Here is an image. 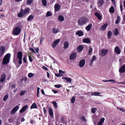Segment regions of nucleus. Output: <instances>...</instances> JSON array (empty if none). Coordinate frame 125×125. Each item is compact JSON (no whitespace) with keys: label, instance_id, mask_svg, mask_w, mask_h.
Segmentation results:
<instances>
[{"label":"nucleus","instance_id":"1","mask_svg":"<svg viewBox=\"0 0 125 125\" xmlns=\"http://www.w3.org/2000/svg\"><path fill=\"white\" fill-rule=\"evenodd\" d=\"M88 21V19L86 17H82L79 19L77 21L78 25L79 26H83Z\"/></svg>","mask_w":125,"mask_h":125},{"label":"nucleus","instance_id":"2","mask_svg":"<svg viewBox=\"0 0 125 125\" xmlns=\"http://www.w3.org/2000/svg\"><path fill=\"white\" fill-rule=\"evenodd\" d=\"M11 54L10 53L7 54L3 59L2 63L3 64H6L8 63L10 61Z\"/></svg>","mask_w":125,"mask_h":125},{"label":"nucleus","instance_id":"3","mask_svg":"<svg viewBox=\"0 0 125 125\" xmlns=\"http://www.w3.org/2000/svg\"><path fill=\"white\" fill-rule=\"evenodd\" d=\"M21 31V28L19 27H17L14 28L13 31V34L17 35H19Z\"/></svg>","mask_w":125,"mask_h":125},{"label":"nucleus","instance_id":"4","mask_svg":"<svg viewBox=\"0 0 125 125\" xmlns=\"http://www.w3.org/2000/svg\"><path fill=\"white\" fill-rule=\"evenodd\" d=\"M22 53L21 52H17V57L19 60L18 63L20 64H21L22 62Z\"/></svg>","mask_w":125,"mask_h":125},{"label":"nucleus","instance_id":"5","mask_svg":"<svg viewBox=\"0 0 125 125\" xmlns=\"http://www.w3.org/2000/svg\"><path fill=\"white\" fill-rule=\"evenodd\" d=\"M108 52L107 50L103 49L101 51V55L102 56H104L107 54Z\"/></svg>","mask_w":125,"mask_h":125},{"label":"nucleus","instance_id":"6","mask_svg":"<svg viewBox=\"0 0 125 125\" xmlns=\"http://www.w3.org/2000/svg\"><path fill=\"white\" fill-rule=\"evenodd\" d=\"M60 40L59 39L54 41L52 44V47L53 48H54L60 42Z\"/></svg>","mask_w":125,"mask_h":125},{"label":"nucleus","instance_id":"7","mask_svg":"<svg viewBox=\"0 0 125 125\" xmlns=\"http://www.w3.org/2000/svg\"><path fill=\"white\" fill-rule=\"evenodd\" d=\"M85 63V60L84 59L81 60L79 62V65L80 67H82L84 65Z\"/></svg>","mask_w":125,"mask_h":125},{"label":"nucleus","instance_id":"8","mask_svg":"<svg viewBox=\"0 0 125 125\" xmlns=\"http://www.w3.org/2000/svg\"><path fill=\"white\" fill-rule=\"evenodd\" d=\"M119 72L122 73L125 72V64H124L121 67L119 70Z\"/></svg>","mask_w":125,"mask_h":125},{"label":"nucleus","instance_id":"9","mask_svg":"<svg viewBox=\"0 0 125 125\" xmlns=\"http://www.w3.org/2000/svg\"><path fill=\"white\" fill-rule=\"evenodd\" d=\"M114 51L117 54H119L121 52V50L118 46L115 47L114 49Z\"/></svg>","mask_w":125,"mask_h":125},{"label":"nucleus","instance_id":"10","mask_svg":"<svg viewBox=\"0 0 125 125\" xmlns=\"http://www.w3.org/2000/svg\"><path fill=\"white\" fill-rule=\"evenodd\" d=\"M77 53L76 52L72 53L70 55V59L71 60H73L75 58Z\"/></svg>","mask_w":125,"mask_h":125},{"label":"nucleus","instance_id":"11","mask_svg":"<svg viewBox=\"0 0 125 125\" xmlns=\"http://www.w3.org/2000/svg\"><path fill=\"white\" fill-rule=\"evenodd\" d=\"M54 8L55 11H58L60 9V5L58 4H56L54 6Z\"/></svg>","mask_w":125,"mask_h":125},{"label":"nucleus","instance_id":"12","mask_svg":"<svg viewBox=\"0 0 125 125\" xmlns=\"http://www.w3.org/2000/svg\"><path fill=\"white\" fill-rule=\"evenodd\" d=\"M6 77V75L5 74H3L1 75L0 79V81L1 83L5 81Z\"/></svg>","mask_w":125,"mask_h":125},{"label":"nucleus","instance_id":"13","mask_svg":"<svg viewBox=\"0 0 125 125\" xmlns=\"http://www.w3.org/2000/svg\"><path fill=\"white\" fill-rule=\"evenodd\" d=\"M30 9L29 8H26L24 11L23 10V14L24 15H25L28 13L30 11Z\"/></svg>","mask_w":125,"mask_h":125},{"label":"nucleus","instance_id":"14","mask_svg":"<svg viewBox=\"0 0 125 125\" xmlns=\"http://www.w3.org/2000/svg\"><path fill=\"white\" fill-rule=\"evenodd\" d=\"M76 35H77L79 36H82L83 35V31H77L76 33Z\"/></svg>","mask_w":125,"mask_h":125},{"label":"nucleus","instance_id":"15","mask_svg":"<svg viewBox=\"0 0 125 125\" xmlns=\"http://www.w3.org/2000/svg\"><path fill=\"white\" fill-rule=\"evenodd\" d=\"M104 120L105 118H101L98 122V125H102V124L104 122Z\"/></svg>","mask_w":125,"mask_h":125},{"label":"nucleus","instance_id":"16","mask_svg":"<svg viewBox=\"0 0 125 125\" xmlns=\"http://www.w3.org/2000/svg\"><path fill=\"white\" fill-rule=\"evenodd\" d=\"M94 14L95 16L98 18L99 20H101V16L100 14L98 12L95 13Z\"/></svg>","mask_w":125,"mask_h":125},{"label":"nucleus","instance_id":"17","mask_svg":"<svg viewBox=\"0 0 125 125\" xmlns=\"http://www.w3.org/2000/svg\"><path fill=\"white\" fill-rule=\"evenodd\" d=\"M104 2V0H100L98 2V6L101 7L103 5Z\"/></svg>","mask_w":125,"mask_h":125},{"label":"nucleus","instance_id":"18","mask_svg":"<svg viewBox=\"0 0 125 125\" xmlns=\"http://www.w3.org/2000/svg\"><path fill=\"white\" fill-rule=\"evenodd\" d=\"M83 41L84 42L86 43H89L90 42V41L89 38H86L83 39Z\"/></svg>","mask_w":125,"mask_h":125},{"label":"nucleus","instance_id":"19","mask_svg":"<svg viewBox=\"0 0 125 125\" xmlns=\"http://www.w3.org/2000/svg\"><path fill=\"white\" fill-rule=\"evenodd\" d=\"M23 10L22 9L20 12L18 14V16L20 17H22L24 15L23 14Z\"/></svg>","mask_w":125,"mask_h":125},{"label":"nucleus","instance_id":"20","mask_svg":"<svg viewBox=\"0 0 125 125\" xmlns=\"http://www.w3.org/2000/svg\"><path fill=\"white\" fill-rule=\"evenodd\" d=\"M107 24H105L103 25L101 27L100 29L101 31H104L106 28L107 26Z\"/></svg>","mask_w":125,"mask_h":125},{"label":"nucleus","instance_id":"21","mask_svg":"<svg viewBox=\"0 0 125 125\" xmlns=\"http://www.w3.org/2000/svg\"><path fill=\"white\" fill-rule=\"evenodd\" d=\"M92 26V24H91L88 25L85 28V29L88 31H89L91 29V27Z\"/></svg>","mask_w":125,"mask_h":125},{"label":"nucleus","instance_id":"22","mask_svg":"<svg viewBox=\"0 0 125 125\" xmlns=\"http://www.w3.org/2000/svg\"><path fill=\"white\" fill-rule=\"evenodd\" d=\"M5 50V48L3 46H1V48L0 49V52L2 53V54H3L4 51Z\"/></svg>","mask_w":125,"mask_h":125},{"label":"nucleus","instance_id":"23","mask_svg":"<svg viewBox=\"0 0 125 125\" xmlns=\"http://www.w3.org/2000/svg\"><path fill=\"white\" fill-rule=\"evenodd\" d=\"M83 47L82 45H80L77 48V51L79 52H80L83 50Z\"/></svg>","mask_w":125,"mask_h":125},{"label":"nucleus","instance_id":"24","mask_svg":"<svg viewBox=\"0 0 125 125\" xmlns=\"http://www.w3.org/2000/svg\"><path fill=\"white\" fill-rule=\"evenodd\" d=\"M34 17L33 15H31L28 18L27 20L29 21H31L33 19Z\"/></svg>","mask_w":125,"mask_h":125},{"label":"nucleus","instance_id":"25","mask_svg":"<svg viewBox=\"0 0 125 125\" xmlns=\"http://www.w3.org/2000/svg\"><path fill=\"white\" fill-rule=\"evenodd\" d=\"M64 20V18L62 15H60L58 17V20L59 21H62Z\"/></svg>","mask_w":125,"mask_h":125},{"label":"nucleus","instance_id":"26","mask_svg":"<svg viewBox=\"0 0 125 125\" xmlns=\"http://www.w3.org/2000/svg\"><path fill=\"white\" fill-rule=\"evenodd\" d=\"M69 43L66 42H64V48L65 49L67 48L69 46Z\"/></svg>","mask_w":125,"mask_h":125},{"label":"nucleus","instance_id":"27","mask_svg":"<svg viewBox=\"0 0 125 125\" xmlns=\"http://www.w3.org/2000/svg\"><path fill=\"white\" fill-rule=\"evenodd\" d=\"M109 11L111 13H113L115 11V9L113 6H112L109 9Z\"/></svg>","mask_w":125,"mask_h":125},{"label":"nucleus","instance_id":"28","mask_svg":"<svg viewBox=\"0 0 125 125\" xmlns=\"http://www.w3.org/2000/svg\"><path fill=\"white\" fill-rule=\"evenodd\" d=\"M37 107L36 104L35 103H34L31 106V109L32 108H36Z\"/></svg>","mask_w":125,"mask_h":125},{"label":"nucleus","instance_id":"29","mask_svg":"<svg viewBox=\"0 0 125 125\" xmlns=\"http://www.w3.org/2000/svg\"><path fill=\"white\" fill-rule=\"evenodd\" d=\"M59 29L55 28L53 29L52 30V32L53 33H56L58 32Z\"/></svg>","mask_w":125,"mask_h":125},{"label":"nucleus","instance_id":"30","mask_svg":"<svg viewBox=\"0 0 125 125\" xmlns=\"http://www.w3.org/2000/svg\"><path fill=\"white\" fill-rule=\"evenodd\" d=\"M100 94L99 93H98L97 92H95L92 93L91 96H99V95Z\"/></svg>","mask_w":125,"mask_h":125},{"label":"nucleus","instance_id":"31","mask_svg":"<svg viewBox=\"0 0 125 125\" xmlns=\"http://www.w3.org/2000/svg\"><path fill=\"white\" fill-rule=\"evenodd\" d=\"M96 57L95 56H93L91 59V62L90 64L91 65H92L93 63V62L96 60Z\"/></svg>","mask_w":125,"mask_h":125},{"label":"nucleus","instance_id":"32","mask_svg":"<svg viewBox=\"0 0 125 125\" xmlns=\"http://www.w3.org/2000/svg\"><path fill=\"white\" fill-rule=\"evenodd\" d=\"M9 95L8 94H7L5 95L3 98V100L4 101H6L9 97Z\"/></svg>","mask_w":125,"mask_h":125},{"label":"nucleus","instance_id":"33","mask_svg":"<svg viewBox=\"0 0 125 125\" xmlns=\"http://www.w3.org/2000/svg\"><path fill=\"white\" fill-rule=\"evenodd\" d=\"M112 35V33L110 31H109L108 33V38L109 39H110Z\"/></svg>","mask_w":125,"mask_h":125},{"label":"nucleus","instance_id":"34","mask_svg":"<svg viewBox=\"0 0 125 125\" xmlns=\"http://www.w3.org/2000/svg\"><path fill=\"white\" fill-rule=\"evenodd\" d=\"M34 75V74L32 73H28V76L29 78H31L33 77Z\"/></svg>","mask_w":125,"mask_h":125},{"label":"nucleus","instance_id":"35","mask_svg":"<svg viewBox=\"0 0 125 125\" xmlns=\"http://www.w3.org/2000/svg\"><path fill=\"white\" fill-rule=\"evenodd\" d=\"M33 0H26L27 4V5H30L33 2Z\"/></svg>","mask_w":125,"mask_h":125},{"label":"nucleus","instance_id":"36","mask_svg":"<svg viewBox=\"0 0 125 125\" xmlns=\"http://www.w3.org/2000/svg\"><path fill=\"white\" fill-rule=\"evenodd\" d=\"M51 13L50 11H48L46 14V16L48 17L51 16Z\"/></svg>","mask_w":125,"mask_h":125},{"label":"nucleus","instance_id":"37","mask_svg":"<svg viewBox=\"0 0 125 125\" xmlns=\"http://www.w3.org/2000/svg\"><path fill=\"white\" fill-rule=\"evenodd\" d=\"M55 75L56 76L58 77H61L63 76V74H62L60 73L58 74L55 73Z\"/></svg>","mask_w":125,"mask_h":125},{"label":"nucleus","instance_id":"38","mask_svg":"<svg viewBox=\"0 0 125 125\" xmlns=\"http://www.w3.org/2000/svg\"><path fill=\"white\" fill-rule=\"evenodd\" d=\"M49 114L50 116L52 117L53 115V113L52 110H49Z\"/></svg>","mask_w":125,"mask_h":125},{"label":"nucleus","instance_id":"39","mask_svg":"<svg viewBox=\"0 0 125 125\" xmlns=\"http://www.w3.org/2000/svg\"><path fill=\"white\" fill-rule=\"evenodd\" d=\"M42 4L44 6H46L47 5L46 0H42Z\"/></svg>","mask_w":125,"mask_h":125},{"label":"nucleus","instance_id":"40","mask_svg":"<svg viewBox=\"0 0 125 125\" xmlns=\"http://www.w3.org/2000/svg\"><path fill=\"white\" fill-rule=\"evenodd\" d=\"M65 80H66L67 82L70 83L71 82L72 80L70 78L67 77V78H65Z\"/></svg>","mask_w":125,"mask_h":125},{"label":"nucleus","instance_id":"41","mask_svg":"<svg viewBox=\"0 0 125 125\" xmlns=\"http://www.w3.org/2000/svg\"><path fill=\"white\" fill-rule=\"evenodd\" d=\"M93 51V49L92 48L90 47L89 48V51L88 53L89 55H91L92 53H91Z\"/></svg>","mask_w":125,"mask_h":125},{"label":"nucleus","instance_id":"42","mask_svg":"<svg viewBox=\"0 0 125 125\" xmlns=\"http://www.w3.org/2000/svg\"><path fill=\"white\" fill-rule=\"evenodd\" d=\"M52 104L54 107H55V108H56L57 107V103L55 102H52Z\"/></svg>","mask_w":125,"mask_h":125},{"label":"nucleus","instance_id":"43","mask_svg":"<svg viewBox=\"0 0 125 125\" xmlns=\"http://www.w3.org/2000/svg\"><path fill=\"white\" fill-rule=\"evenodd\" d=\"M114 33L115 35H117L118 34V31L117 29H115Z\"/></svg>","mask_w":125,"mask_h":125},{"label":"nucleus","instance_id":"44","mask_svg":"<svg viewBox=\"0 0 125 125\" xmlns=\"http://www.w3.org/2000/svg\"><path fill=\"white\" fill-rule=\"evenodd\" d=\"M75 97H73L71 100V102L72 103H73L75 102Z\"/></svg>","mask_w":125,"mask_h":125},{"label":"nucleus","instance_id":"45","mask_svg":"<svg viewBox=\"0 0 125 125\" xmlns=\"http://www.w3.org/2000/svg\"><path fill=\"white\" fill-rule=\"evenodd\" d=\"M23 62L25 63H26L27 61V58L26 56H25L23 58Z\"/></svg>","mask_w":125,"mask_h":125},{"label":"nucleus","instance_id":"46","mask_svg":"<svg viewBox=\"0 0 125 125\" xmlns=\"http://www.w3.org/2000/svg\"><path fill=\"white\" fill-rule=\"evenodd\" d=\"M28 107V105H25L21 109H27Z\"/></svg>","mask_w":125,"mask_h":125},{"label":"nucleus","instance_id":"47","mask_svg":"<svg viewBox=\"0 0 125 125\" xmlns=\"http://www.w3.org/2000/svg\"><path fill=\"white\" fill-rule=\"evenodd\" d=\"M25 93V91H22L20 93V95H22L24 94Z\"/></svg>","mask_w":125,"mask_h":125},{"label":"nucleus","instance_id":"48","mask_svg":"<svg viewBox=\"0 0 125 125\" xmlns=\"http://www.w3.org/2000/svg\"><path fill=\"white\" fill-rule=\"evenodd\" d=\"M54 86L55 87H57V88H60L61 87V85L59 84L55 85Z\"/></svg>","mask_w":125,"mask_h":125},{"label":"nucleus","instance_id":"49","mask_svg":"<svg viewBox=\"0 0 125 125\" xmlns=\"http://www.w3.org/2000/svg\"><path fill=\"white\" fill-rule=\"evenodd\" d=\"M29 58L30 61L31 62H32L33 61V59H32V58H31L30 56H29Z\"/></svg>","mask_w":125,"mask_h":125},{"label":"nucleus","instance_id":"50","mask_svg":"<svg viewBox=\"0 0 125 125\" xmlns=\"http://www.w3.org/2000/svg\"><path fill=\"white\" fill-rule=\"evenodd\" d=\"M17 110H12L11 111V113L12 114H14L17 111Z\"/></svg>","mask_w":125,"mask_h":125},{"label":"nucleus","instance_id":"51","mask_svg":"<svg viewBox=\"0 0 125 125\" xmlns=\"http://www.w3.org/2000/svg\"><path fill=\"white\" fill-rule=\"evenodd\" d=\"M28 78L26 77H25L22 78V79H23V81H26L27 80Z\"/></svg>","mask_w":125,"mask_h":125},{"label":"nucleus","instance_id":"52","mask_svg":"<svg viewBox=\"0 0 125 125\" xmlns=\"http://www.w3.org/2000/svg\"><path fill=\"white\" fill-rule=\"evenodd\" d=\"M29 49L30 50H31V51H32L33 52L36 53V52H35V51L31 47L30 48H29Z\"/></svg>","mask_w":125,"mask_h":125},{"label":"nucleus","instance_id":"53","mask_svg":"<svg viewBox=\"0 0 125 125\" xmlns=\"http://www.w3.org/2000/svg\"><path fill=\"white\" fill-rule=\"evenodd\" d=\"M81 119H82V120L83 121H85L86 120L84 116L82 117L81 118Z\"/></svg>","mask_w":125,"mask_h":125},{"label":"nucleus","instance_id":"54","mask_svg":"<svg viewBox=\"0 0 125 125\" xmlns=\"http://www.w3.org/2000/svg\"><path fill=\"white\" fill-rule=\"evenodd\" d=\"M19 108V106H15L13 109H18Z\"/></svg>","mask_w":125,"mask_h":125},{"label":"nucleus","instance_id":"55","mask_svg":"<svg viewBox=\"0 0 125 125\" xmlns=\"http://www.w3.org/2000/svg\"><path fill=\"white\" fill-rule=\"evenodd\" d=\"M42 68L45 70L47 71L48 70V68L45 66H43L42 67Z\"/></svg>","mask_w":125,"mask_h":125},{"label":"nucleus","instance_id":"56","mask_svg":"<svg viewBox=\"0 0 125 125\" xmlns=\"http://www.w3.org/2000/svg\"><path fill=\"white\" fill-rule=\"evenodd\" d=\"M15 84H13L11 86V87L12 88V89L15 88Z\"/></svg>","mask_w":125,"mask_h":125},{"label":"nucleus","instance_id":"57","mask_svg":"<svg viewBox=\"0 0 125 125\" xmlns=\"http://www.w3.org/2000/svg\"><path fill=\"white\" fill-rule=\"evenodd\" d=\"M35 50L36 51V52L38 53L39 52V48L37 47L36 48V49H35Z\"/></svg>","mask_w":125,"mask_h":125},{"label":"nucleus","instance_id":"58","mask_svg":"<svg viewBox=\"0 0 125 125\" xmlns=\"http://www.w3.org/2000/svg\"><path fill=\"white\" fill-rule=\"evenodd\" d=\"M117 20L118 21H120V16L119 15H118L117 16Z\"/></svg>","mask_w":125,"mask_h":125},{"label":"nucleus","instance_id":"59","mask_svg":"<svg viewBox=\"0 0 125 125\" xmlns=\"http://www.w3.org/2000/svg\"><path fill=\"white\" fill-rule=\"evenodd\" d=\"M43 38H42L40 40V42L41 43H42V42L43 41Z\"/></svg>","mask_w":125,"mask_h":125},{"label":"nucleus","instance_id":"60","mask_svg":"<svg viewBox=\"0 0 125 125\" xmlns=\"http://www.w3.org/2000/svg\"><path fill=\"white\" fill-rule=\"evenodd\" d=\"M120 10L121 11H122V8H123V6L122 5H120Z\"/></svg>","mask_w":125,"mask_h":125},{"label":"nucleus","instance_id":"61","mask_svg":"<svg viewBox=\"0 0 125 125\" xmlns=\"http://www.w3.org/2000/svg\"><path fill=\"white\" fill-rule=\"evenodd\" d=\"M41 93L42 94L44 95L45 94L44 91L42 89L41 90Z\"/></svg>","mask_w":125,"mask_h":125},{"label":"nucleus","instance_id":"62","mask_svg":"<svg viewBox=\"0 0 125 125\" xmlns=\"http://www.w3.org/2000/svg\"><path fill=\"white\" fill-rule=\"evenodd\" d=\"M59 73H64V72L63 71L60 70H59Z\"/></svg>","mask_w":125,"mask_h":125},{"label":"nucleus","instance_id":"63","mask_svg":"<svg viewBox=\"0 0 125 125\" xmlns=\"http://www.w3.org/2000/svg\"><path fill=\"white\" fill-rule=\"evenodd\" d=\"M119 21H118V20H117L115 21V23L117 24H118V23L119 22Z\"/></svg>","mask_w":125,"mask_h":125},{"label":"nucleus","instance_id":"64","mask_svg":"<svg viewBox=\"0 0 125 125\" xmlns=\"http://www.w3.org/2000/svg\"><path fill=\"white\" fill-rule=\"evenodd\" d=\"M123 4H124V8L125 9V0H124V1Z\"/></svg>","mask_w":125,"mask_h":125}]
</instances>
